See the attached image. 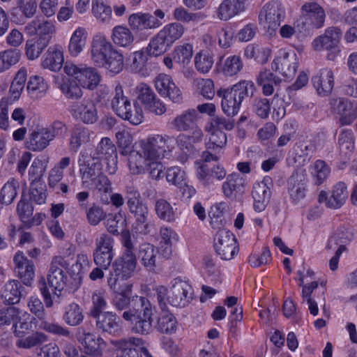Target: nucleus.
<instances>
[{"label": "nucleus", "instance_id": "1", "mask_svg": "<svg viewBox=\"0 0 357 357\" xmlns=\"http://www.w3.org/2000/svg\"><path fill=\"white\" fill-rule=\"evenodd\" d=\"M120 154L126 158L128 171L132 175L149 173L155 180L163 176L161 160L170 155L174 147V139L166 134H151L133 143V136L128 132L116 133Z\"/></svg>", "mask_w": 357, "mask_h": 357}, {"label": "nucleus", "instance_id": "2", "mask_svg": "<svg viewBox=\"0 0 357 357\" xmlns=\"http://www.w3.org/2000/svg\"><path fill=\"white\" fill-rule=\"evenodd\" d=\"M114 294V305L123 310L130 308L123 313V318L130 323L132 330L139 334H147L151 331L153 307L150 301L142 296H131L132 284L125 282L110 288Z\"/></svg>", "mask_w": 357, "mask_h": 357}, {"label": "nucleus", "instance_id": "3", "mask_svg": "<svg viewBox=\"0 0 357 357\" xmlns=\"http://www.w3.org/2000/svg\"><path fill=\"white\" fill-rule=\"evenodd\" d=\"M63 70L68 77L58 76L56 83L67 98L77 99L82 96V88L93 90L100 82V75L92 68L67 62Z\"/></svg>", "mask_w": 357, "mask_h": 357}, {"label": "nucleus", "instance_id": "4", "mask_svg": "<svg viewBox=\"0 0 357 357\" xmlns=\"http://www.w3.org/2000/svg\"><path fill=\"white\" fill-rule=\"evenodd\" d=\"M121 255L112 264V268L107 278L109 288H114L122 280L131 278L135 271L137 261L134 253V243L130 232L124 231L121 240Z\"/></svg>", "mask_w": 357, "mask_h": 357}, {"label": "nucleus", "instance_id": "5", "mask_svg": "<svg viewBox=\"0 0 357 357\" xmlns=\"http://www.w3.org/2000/svg\"><path fill=\"white\" fill-rule=\"evenodd\" d=\"M254 89V83L250 80H241L230 88L219 89L217 95L221 98L223 112L229 116H236L243 99L249 92L252 94Z\"/></svg>", "mask_w": 357, "mask_h": 357}, {"label": "nucleus", "instance_id": "6", "mask_svg": "<svg viewBox=\"0 0 357 357\" xmlns=\"http://www.w3.org/2000/svg\"><path fill=\"white\" fill-rule=\"evenodd\" d=\"M155 291L161 307L166 306L167 304L174 307H185L192 298L193 295L190 283L180 278L174 279L169 289L160 286Z\"/></svg>", "mask_w": 357, "mask_h": 357}, {"label": "nucleus", "instance_id": "7", "mask_svg": "<svg viewBox=\"0 0 357 357\" xmlns=\"http://www.w3.org/2000/svg\"><path fill=\"white\" fill-rule=\"evenodd\" d=\"M67 280V275L61 267L51 266L47 276V283H43L40 287L46 307H52L59 300L66 286Z\"/></svg>", "mask_w": 357, "mask_h": 357}, {"label": "nucleus", "instance_id": "8", "mask_svg": "<svg viewBox=\"0 0 357 357\" xmlns=\"http://www.w3.org/2000/svg\"><path fill=\"white\" fill-rule=\"evenodd\" d=\"M112 107L119 117L133 125H139L144 120L142 107L138 103L131 104L130 99L124 95L123 88L120 84L115 87Z\"/></svg>", "mask_w": 357, "mask_h": 357}, {"label": "nucleus", "instance_id": "9", "mask_svg": "<svg viewBox=\"0 0 357 357\" xmlns=\"http://www.w3.org/2000/svg\"><path fill=\"white\" fill-rule=\"evenodd\" d=\"M342 31L337 27H329L324 32L313 39L311 43L312 50L317 52H326V58L334 61L340 54V40Z\"/></svg>", "mask_w": 357, "mask_h": 357}, {"label": "nucleus", "instance_id": "10", "mask_svg": "<svg viewBox=\"0 0 357 357\" xmlns=\"http://www.w3.org/2000/svg\"><path fill=\"white\" fill-rule=\"evenodd\" d=\"M111 357H152L141 338L131 337L110 341Z\"/></svg>", "mask_w": 357, "mask_h": 357}, {"label": "nucleus", "instance_id": "11", "mask_svg": "<svg viewBox=\"0 0 357 357\" xmlns=\"http://www.w3.org/2000/svg\"><path fill=\"white\" fill-rule=\"evenodd\" d=\"M298 64L299 59L296 52L291 47H284L275 52L271 68L284 79H291L294 77Z\"/></svg>", "mask_w": 357, "mask_h": 357}, {"label": "nucleus", "instance_id": "12", "mask_svg": "<svg viewBox=\"0 0 357 357\" xmlns=\"http://www.w3.org/2000/svg\"><path fill=\"white\" fill-rule=\"evenodd\" d=\"M324 8L317 1L305 2L300 8V17L297 26L302 29H320L324 26L326 20Z\"/></svg>", "mask_w": 357, "mask_h": 357}, {"label": "nucleus", "instance_id": "13", "mask_svg": "<svg viewBox=\"0 0 357 357\" xmlns=\"http://www.w3.org/2000/svg\"><path fill=\"white\" fill-rule=\"evenodd\" d=\"M285 8L282 2L277 0L268 1L262 7L259 15V24L268 31H275L285 17Z\"/></svg>", "mask_w": 357, "mask_h": 357}, {"label": "nucleus", "instance_id": "14", "mask_svg": "<svg viewBox=\"0 0 357 357\" xmlns=\"http://www.w3.org/2000/svg\"><path fill=\"white\" fill-rule=\"evenodd\" d=\"M165 11L156 9L152 14L143 12L132 13L129 16L128 22L133 31L139 32L159 28L165 22Z\"/></svg>", "mask_w": 357, "mask_h": 357}, {"label": "nucleus", "instance_id": "15", "mask_svg": "<svg viewBox=\"0 0 357 357\" xmlns=\"http://www.w3.org/2000/svg\"><path fill=\"white\" fill-rule=\"evenodd\" d=\"M114 245V239L107 234H100L96 240L93 261L104 270L108 269L115 255Z\"/></svg>", "mask_w": 357, "mask_h": 357}, {"label": "nucleus", "instance_id": "16", "mask_svg": "<svg viewBox=\"0 0 357 357\" xmlns=\"http://www.w3.org/2000/svg\"><path fill=\"white\" fill-rule=\"evenodd\" d=\"M78 163L82 185L85 188H90L93 182H96L102 174V164L86 151L80 153Z\"/></svg>", "mask_w": 357, "mask_h": 357}, {"label": "nucleus", "instance_id": "17", "mask_svg": "<svg viewBox=\"0 0 357 357\" xmlns=\"http://www.w3.org/2000/svg\"><path fill=\"white\" fill-rule=\"evenodd\" d=\"M36 320L31 316L30 319H26L23 322L16 324L14 330L15 335L17 337L16 345L20 348L29 349L38 343L47 341V336L42 333H33L26 335L28 332L33 328V323Z\"/></svg>", "mask_w": 357, "mask_h": 357}, {"label": "nucleus", "instance_id": "18", "mask_svg": "<svg viewBox=\"0 0 357 357\" xmlns=\"http://www.w3.org/2000/svg\"><path fill=\"white\" fill-rule=\"evenodd\" d=\"M214 247L222 259L230 260L238 253V246L234 234L225 229H220L214 238Z\"/></svg>", "mask_w": 357, "mask_h": 357}, {"label": "nucleus", "instance_id": "19", "mask_svg": "<svg viewBox=\"0 0 357 357\" xmlns=\"http://www.w3.org/2000/svg\"><path fill=\"white\" fill-rule=\"evenodd\" d=\"M97 156H93L98 162L106 165V170L110 174H114L117 170L118 155L116 147L108 137L102 138L96 149Z\"/></svg>", "mask_w": 357, "mask_h": 357}, {"label": "nucleus", "instance_id": "20", "mask_svg": "<svg viewBox=\"0 0 357 357\" xmlns=\"http://www.w3.org/2000/svg\"><path fill=\"white\" fill-rule=\"evenodd\" d=\"M115 49L105 35L96 34L92 38L89 49L91 62L100 68Z\"/></svg>", "mask_w": 357, "mask_h": 357}, {"label": "nucleus", "instance_id": "21", "mask_svg": "<svg viewBox=\"0 0 357 357\" xmlns=\"http://www.w3.org/2000/svg\"><path fill=\"white\" fill-rule=\"evenodd\" d=\"M193 52V46L188 43L176 45L171 53L163 58V63L169 70H172L174 64L185 68L191 63Z\"/></svg>", "mask_w": 357, "mask_h": 357}, {"label": "nucleus", "instance_id": "22", "mask_svg": "<svg viewBox=\"0 0 357 357\" xmlns=\"http://www.w3.org/2000/svg\"><path fill=\"white\" fill-rule=\"evenodd\" d=\"M157 92L163 98H169L175 103H179L183 100L180 88L176 86L171 75L166 73L158 74L153 80Z\"/></svg>", "mask_w": 357, "mask_h": 357}, {"label": "nucleus", "instance_id": "23", "mask_svg": "<svg viewBox=\"0 0 357 357\" xmlns=\"http://www.w3.org/2000/svg\"><path fill=\"white\" fill-rule=\"evenodd\" d=\"M272 187V178L268 176L254 183L252 196L254 200L253 207L256 212L259 213L265 210L271 199Z\"/></svg>", "mask_w": 357, "mask_h": 357}, {"label": "nucleus", "instance_id": "24", "mask_svg": "<svg viewBox=\"0 0 357 357\" xmlns=\"http://www.w3.org/2000/svg\"><path fill=\"white\" fill-rule=\"evenodd\" d=\"M349 192L347 185L343 182L336 183L330 192L321 191L318 201L324 204L326 207L337 209L340 208L348 198Z\"/></svg>", "mask_w": 357, "mask_h": 357}, {"label": "nucleus", "instance_id": "25", "mask_svg": "<svg viewBox=\"0 0 357 357\" xmlns=\"http://www.w3.org/2000/svg\"><path fill=\"white\" fill-rule=\"evenodd\" d=\"M249 0H222L216 9V17L229 21L243 14L248 10Z\"/></svg>", "mask_w": 357, "mask_h": 357}, {"label": "nucleus", "instance_id": "26", "mask_svg": "<svg viewBox=\"0 0 357 357\" xmlns=\"http://www.w3.org/2000/svg\"><path fill=\"white\" fill-rule=\"evenodd\" d=\"M76 338L86 354L93 356L101 355L102 350L105 345L102 338L93 333L86 332L82 328L78 329Z\"/></svg>", "mask_w": 357, "mask_h": 357}, {"label": "nucleus", "instance_id": "27", "mask_svg": "<svg viewBox=\"0 0 357 357\" xmlns=\"http://www.w3.org/2000/svg\"><path fill=\"white\" fill-rule=\"evenodd\" d=\"M139 197V193L135 192L133 196L128 200V206L135 218L137 225L134 229L138 232L144 233L148 227L149 210L146 205L142 203Z\"/></svg>", "mask_w": 357, "mask_h": 357}, {"label": "nucleus", "instance_id": "28", "mask_svg": "<svg viewBox=\"0 0 357 357\" xmlns=\"http://www.w3.org/2000/svg\"><path fill=\"white\" fill-rule=\"evenodd\" d=\"M15 271L17 276L26 286H31L35 276L33 263L29 260L22 252L14 257Z\"/></svg>", "mask_w": 357, "mask_h": 357}, {"label": "nucleus", "instance_id": "29", "mask_svg": "<svg viewBox=\"0 0 357 357\" xmlns=\"http://www.w3.org/2000/svg\"><path fill=\"white\" fill-rule=\"evenodd\" d=\"M48 135L45 127L38 126L32 129L25 141V147L32 151H43L51 142L50 135Z\"/></svg>", "mask_w": 357, "mask_h": 357}, {"label": "nucleus", "instance_id": "30", "mask_svg": "<svg viewBox=\"0 0 357 357\" xmlns=\"http://www.w3.org/2000/svg\"><path fill=\"white\" fill-rule=\"evenodd\" d=\"M71 114L75 119L86 124H92L98 119L96 106L93 102L89 100L73 105Z\"/></svg>", "mask_w": 357, "mask_h": 357}, {"label": "nucleus", "instance_id": "31", "mask_svg": "<svg viewBox=\"0 0 357 357\" xmlns=\"http://www.w3.org/2000/svg\"><path fill=\"white\" fill-rule=\"evenodd\" d=\"M312 82L319 96H326L331 93L334 86L333 72L331 69H322L312 78Z\"/></svg>", "mask_w": 357, "mask_h": 357}, {"label": "nucleus", "instance_id": "32", "mask_svg": "<svg viewBox=\"0 0 357 357\" xmlns=\"http://www.w3.org/2000/svg\"><path fill=\"white\" fill-rule=\"evenodd\" d=\"M306 173L303 169L294 172L289 180V193L294 203L299 202L305 195Z\"/></svg>", "mask_w": 357, "mask_h": 357}, {"label": "nucleus", "instance_id": "33", "mask_svg": "<svg viewBox=\"0 0 357 357\" xmlns=\"http://www.w3.org/2000/svg\"><path fill=\"white\" fill-rule=\"evenodd\" d=\"M333 111L339 115L342 126L351 124L357 119V112L351 107V103L342 98H333L331 100Z\"/></svg>", "mask_w": 357, "mask_h": 357}, {"label": "nucleus", "instance_id": "34", "mask_svg": "<svg viewBox=\"0 0 357 357\" xmlns=\"http://www.w3.org/2000/svg\"><path fill=\"white\" fill-rule=\"evenodd\" d=\"M88 32L84 27L77 26L71 33L68 44V52L72 57H77L84 52L86 47Z\"/></svg>", "mask_w": 357, "mask_h": 357}, {"label": "nucleus", "instance_id": "35", "mask_svg": "<svg viewBox=\"0 0 357 357\" xmlns=\"http://www.w3.org/2000/svg\"><path fill=\"white\" fill-rule=\"evenodd\" d=\"M63 62V52L62 48L57 45L50 47L41 59L42 67L54 72L62 68Z\"/></svg>", "mask_w": 357, "mask_h": 357}, {"label": "nucleus", "instance_id": "36", "mask_svg": "<svg viewBox=\"0 0 357 357\" xmlns=\"http://www.w3.org/2000/svg\"><path fill=\"white\" fill-rule=\"evenodd\" d=\"M96 326L102 332H106L113 335L120 334L122 331L118 318L115 314L111 312H104L96 317Z\"/></svg>", "mask_w": 357, "mask_h": 357}, {"label": "nucleus", "instance_id": "37", "mask_svg": "<svg viewBox=\"0 0 357 357\" xmlns=\"http://www.w3.org/2000/svg\"><path fill=\"white\" fill-rule=\"evenodd\" d=\"M243 66V62L239 56L230 55L221 57L217 63L216 68L218 72L225 77H233L241 72Z\"/></svg>", "mask_w": 357, "mask_h": 357}, {"label": "nucleus", "instance_id": "38", "mask_svg": "<svg viewBox=\"0 0 357 357\" xmlns=\"http://www.w3.org/2000/svg\"><path fill=\"white\" fill-rule=\"evenodd\" d=\"M111 39L117 47L126 49H132L135 42L132 31L123 25H117L113 28Z\"/></svg>", "mask_w": 357, "mask_h": 357}, {"label": "nucleus", "instance_id": "39", "mask_svg": "<svg viewBox=\"0 0 357 357\" xmlns=\"http://www.w3.org/2000/svg\"><path fill=\"white\" fill-rule=\"evenodd\" d=\"M30 319V314L15 307H8L0 310V327L13 323L14 331L16 324Z\"/></svg>", "mask_w": 357, "mask_h": 357}, {"label": "nucleus", "instance_id": "40", "mask_svg": "<svg viewBox=\"0 0 357 357\" xmlns=\"http://www.w3.org/2000/svg\"><path fill=\"white\" fill-rule=\"evenodd\" d=\"M48 89L49 85L43 77L37 75L29 77L26 84V91L31 99L36 100L43 98Z\"/></svg>", "mask_w": 357, "mask_h": 357}, {"label": "nucleus", "instance_id": "41", "mask_svg": "<svg viewBox=\"0 0 357 357\" xmlns=\"http://www.w3.org/2000/svg\"><path fill=\"white\" fill-rule=\"evenodd\" d=\"M245 186V178L237 173H232L227 176L222 184V191L227 197H236L237 194L242 193Z\"/></svg>", "mask_w": 357, "mask_h": 357}, {"label": "nucleus", "instance_id": "42", "mask_svg": "<svg viewBox=\"0 0 357 357\" xmlns=\"http://www.w3.org/2000/svg\"><path fill=\"white\" fill-rule=\"evenodd\" d=\"M25 30L28 34H37L47 39L46 36L50 37L55 32V25L51 21L36 18L26 26Z\"/></svg>", "mask_w": 357, "mask_h": 357}, {"label": "nucleus", "instance_id": "43", "mask_svg": "<svg viewBox=\"0 0 357 357\" xmlns=\"http://www.w3.org/2000/svg\"><path fill=\"white\" fill-rule=\"evenodd\" d=\"M105 227L107 230L112 234H118L121 231V239L124 231H129L127 227L126 214L122 211H119L115 214H109L105 220Z\"/></svg>", "mask_w": 357, "mask_h": 357}, {"label": "nucleus", "instance_id": "44", "mask_svg": "<svg viewBox=\"0 0 357 357\" xmlns=\"http://www.w3.org/2000/svg\"><path fill=\"white\" fill-rule=\"evenodd\" d=\"M256 82L266 96H271L280 79L268 70H261L257 77Z\"/></svg>", "mask_w": 357, "mask_h": 357}, {"label": "nucleus", "instance_id": "45", "mask_svg": "<svg viewBox=\"0 0 357 357\" xmlns=\"http://www.w3.org/2000/svg\"><path fill=\"white\" fill-rule=\"evenodd\" d=\"M205 130L208 137V140L206 143L208 149L220 150L225 146L227 136L221 130L216 126L212 128L211 122L207 124Z\"/></svg>", "mask_w": 357, "mask_h": 357}, {"label": "nucleus", "instance_id": "46", "mask_svg": "<svg viewBox=\"0 0 357 357\" xmlns=\"http://www.w3.org/2000/svg\"><path fill=\"white\" fill-rule=\"evenodd\" d=\"M198 114L194 109H189L177 115L172 121V126L178 131L190 129L197 121Z\"/></svg>", "mask_w": 357, "mask_h": 357}, {"label": "nucleus", "instance_id": "47", "mask_svg": "<svg viewBox=\"0 0 357 357\" xmlns=\"http://www.w3.org/2000/svg\"><path fill=\"white\" fill-rule=\"evenodd\" d=\"M48 40L38 36L26 40L24 47L26 57L29 61L38 59L47 46Z\"/></svg>", "mask_w": 357, "mask_h": 357}, {"label": "nucleus", "instance_id": "48", "mask_svg": "<svg viewBox=\"0 0 357 357\" xmlns=\"http://www.w3.org/2000/svg\"><path fill=\"white\" fill-rule=\"evenodd\" d=\"M124 67V56L121 51L115 49L100 68H105L111 75L120 73Z\"/></svg>", "mask_w": 357, "mask_h": 357}, {"label": "nucleus", "instance_id": "49", "mask_svg": "<svg viewBox=\"0 0 357 357\" xmlns=\"http://www.w3.org/2000/svg\"><path fill=\"white\" fill-rule=\"evenodd\" d=\"M271 54V49L268 46L250 44L244 50V56L247 59H253L259 63L268 61Z\"/></svg>", "mask_w": 357, "mask_h": 357}, {"label": "nucleus", "instance_id": "50", "mask_svg": "<svg viewBox=\"0 0 357 357\" xmlns=\"http://www.w3.org/2000/svg\"><path fill=\"white\" fill-rule=\"evenodd\" d=\"M214 64V54L208 50H201L194 57L195 69L201 74H207Z\"/></svg>", "mask_w": 357, "mask_h": 357}, {"label": "nucleus", "instance_id": "51", "mask_svg": "<svg viewBox=\"0 0 357 357\" xmlns=\"http://www.w3.org/2000/svg\"><path fill=\"white\" fill-rule=\"evenodd\" d=\"M158 32L165 38L166 43L172 46L183 36L185 28L178 22H172L165 25Z\"/></svg>", "mask_w": 357, "mask_h": 357}, {"label": "nucleus", "instance_id": "52", "mask_svg": "<svg viewBox=\"0 0 357 357\" xmlns=\"http://www.w3.org/2000/svg\"><path fill=\"white\" fill-rule=\"evenodd\" d=\"M22 285L17 280L8 281L3 287L1 298L6 304H15L20 302L21 298Z\"/></svg>", "mask_w": 357, "mask_h": 357}, {"label": "nucleus", "instance_id": "53", "mask_svg": "<svg viewBox=\"0 0 357 357\" xmlns=\"http://www.w3.org/2000/svg\"><path fill=\"white\" fill-rule=\"evenodd\" d=\"M178 328V321L173 314L163 312L160 314L157 322V329L159 332L171 335L176 333Z\"/></svg>", "mask_w": 357, "mask_h": 357}, {"label": "nucleus", "instance_id": "54", "mask_svg": "<svg viewBox=\"0 0 357 357\" xmlns=\"http://www.w3.org/2000/svg\"><path fill=\"white\" fill-rule=\"evenodd\" d=\"M63 319L65 323L69 326H77L84 319L83 311L78 304L70 303L63 309Z\"/></svg>", "mask_w": 357, "mask_h": 357}, {"label": "nucleus", "instance_id": "55", "mask_svg": "<svg viewBox=\"0 0 357 357\" xmlns=\"http://www.w3.org/2000/svg\"><path fill=\"white\" fill-rule=\"evenodd\" d=\"M91 12L100 22L107 24L112 18V9L103 0H92Z\"/></svg>", "mask_w": 357, "mask_h": 357}, {"label": "nucleus", "instance_id": "56", "mask_svg": "<svg viewBox=\"0 0 357 357\" xmlns=\"http://www.w3.org/2000/svg\"><path fill=\"white\" fill-rule=\"evenodd\" d=\"M158 250L150 243L142 244L139 247L138 257L143 265L149 269L155 266Z\"/></svg>", "mask_w": 357, "mask_h": 357}, {"label": "nucleus", "instance_id": "57", "mask_svg": "<svg viewBox=\"0 0 357 357\" xmlns=\"http://www.w3.org/2000/svg\"><path fill=\"white\" fill-rule=\"evenodd\" d=\"M90 136V132L87 128L82 126L74 128L70 139V149L77 151L82 144L89 142Z\"/></svg>", "mask_w": 357, "mask_h": 357}, {"label": "nucleus", "instance_id": "58", "mask_svg": "<svg viewBox=\"0 0 357 357\" xmlns=\"http://www.w3.org/2000/svg\"><path fill=\"white\" fill-rule=\"evenodd\" d=\"M21 58V52L17 49H8L0 52V73H3L17 64Z\"/></svg>", "mask_w": 357, "mask_h": 357}, {"label": "nucleus", "instance_id": "59", "mask_svg": "<svg viewBox=\"0 0 357 357\" xmlns=\"http://www.w3.org/2000/svg\"><path fill=\"white\" fill-rule=\"evenodd\" d=\"M313 151V146L308 142H299L294 148V162L304 165L310 160Z\"/></svg>", "mask_w": 357, "mask_h": 357}, {"label": "nucleus", "instance_id": "60", "mask_svg": "<svg viewBox=\"0 0 357 357\" xmlns=\"http://www.w3.org/2000/svg\"><path fill=\"white\" fill-rule=\"evenodd\" d=\"M338 144L340 151L345 156L349 155L355 148L354 133L350 130H344L339 136Z\"/></svg>", "mask_w": 357, "mask_h": 357}, {"label": "nucleus", "instance_id": "61", "mask_svg": "<svg viewBox=\"0 0 357 357\" xmlns=\"http://www.w3.org/2000/svg\"><path fill=\"white\" fill-rule=\"evenodd\" d=\"M196 91L204 98L212 100L215 96V85L211 79L199 78L193 82Z\"/></svg>", "mask_w": 357, "mask_h": 357}, {"label": "nucleus", "instance_id": "62", "mask_svg": "<svg viewBox=\"0 0 357 357\" xmlns=\"http://www.w3.org/2000/svg\"><path fill=\"white\" fill-rule=\"evenodd\" d=\"M171 45L166 43V40L159 32L150 40L147 47L148 53L153 56H159L165 53Z\"/></svg>", "mask_w": 357, "mask_h": 357}, {"label": "nucleus", "instance_id": "63", "mask_svg": "<svg viewBox=\"0 0 357 357\" xmlns=\"http://www.w3.org/2000/svg\"><path fill=\"white\" fill-rule=\"evenodd\" d=\"M155 212L160 219L167 222H173L177 218L176 213L172 206L162 199L156 202Z\"/></svg>", "mask_w": 357, "mask_h": 357}, {"label": "nucleus", "instance_id": "64", "mask_svg": "<svg viewBox=\"0 0 357 357\" xmlns=\"http://www.w3.org/2000/svg\"><path fill=\"white\" fill-rule=\"evenodd\" d=\"M220 47L227 48L231 46L233 39V33L227 26L218 27L211 31Z\"/></svg>", "mask_w": 357, "mask_h": 357}]
</instances>
